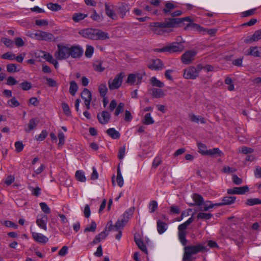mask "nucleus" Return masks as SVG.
Returning a JSON list of instances; mask_svg holds the SVG:
<instances>
[{"label":"nucleus","mask_w":261,"mask_h":261,"mask_svg":"<svg viewBox=\"0 0 261 261\" xmlns=\"http://www.w3.org/2000/svg\"><path fill=\"white\" fill-rule=\"evenodd\" d=\"M79 34L84 38L94 40H104L109 38L108 33L92 28L82 30L79 32Z\"/></svg>","instance_id":"nucleus-1"},{"label":"nucleus","mask_w":261,"mask_h":261,"mask_svg":"<svg viewBox=\"0 0 261 261\" xmlns=\"http://www.w3.org/2000/svg\"><path fill=\"white\" fill-rule=\"evenodd\" d=\"M208 249L202 244L189 245L184 248L182 261H192V255L199 252L207 251Z\"/></svg>","instance_id":"nucleus-2"},{"label":"nucleus","mask_w":261,"mask_h":261,"mask_svg":"<svg viewBox=\"0 0 261 261\" xmlns=\"http://www.w3.org/2000/svg\"><path fill=\"white\" fill-rule=\"evenodd\" d=\"M193 215L194 214H192L191 217H190L187 221L179 225L178 227V238L183 246H186L187 244V240L186 238L187 234L186 229L187 228V227L194 221Z\"/></svg>","instance_id":"nucleus-3"},{"label":"nucleus","mask_w":261,"mask_h":261,"mask_svg":"<svg viewBox=\"0 0 261 261\" xmlns=\"http://www.w3.org/2000/svg\"><path fill=\"white\" fill-rule=\"evenodd\" d=\"M69 45L58 44L57 50L55 53V57L58 60H63L69 58Z\"/></svg>","instance_id":"nucleus-4"},{"label":"nucleus","mask_w":261,"mask_h":261,"mask_svg":"<svg viewBox=\"0 0 261 261\" xmlns=\"http://www.w3.org/2000/svg\"><path fill=\"white\" fill-rule=\"evenodd\" d=\"M170 18L166 19L163 22H153L150 24V27H152V31L154 34L157 35H163L167 32L165 28H174V27H169L166 25L169 23Z\"/></svg>","instance_id":"nucleus-5"},{"label":"nucleus","mask_w":261,"mask_h":261,"mask_svg":"<svg viewBox=\"0 0 261 261\" xmlns=\"http://www.w3.org/2000/svg\"><path fill=\"white\" fill-rule=\"evenodd\" d=\"M28 36L32 38H34L38 40H43L45 41H55V37L51 33L38 31L35 33H31Z\"/></svg>","instance_id":"nucleus-6"},{"label":"nucleus","mask_w":261,"mask_h":261,"mask_svg":"<svg viewBox=\"0 0 261 261\" xmlns=\"http://www.w3.org/2000/svg\"><path fill=\"white\" fill-rule=\"evenodd\" d=\"M124 76V73L120 72L117 74L114 79H110L108 81V86L110 90L118 89L122 84Z\"/></svg>","instance_id":"nucleus-7"},{"label":"nucleus","mask_w":261,"mask_h":261,"mask_svg":"<svg viewBox=\"0 0 261 261\" xmlns=\"http://www.w3.org/2000/svg\"><path fill=\"white\" fill-rule=\"evenodd\" d=\"M143 76L141 73H130L128 74L126 83L130 85H140Z\"/></svg>","instance_id":"nucleus-8"},{"label":"nucleus","mask_w":261,"mask_h":261,"mask_svg":"<svg viewBox=\"0 0 261 261\" xmlns=\"http://www.w3.org/2000/svg\"><path fill=\"white\" fill-rule=\"evenodd\" d=\"M198 75V71L196 70V67L194 66H190L184 70L183 76L186 79L194 80Z\"/></svg>","instance_id":"nucleus-9"},{"label":"nucleus","mask_w":261,"mask_h":261,"mask_svg":"<svg viewBox=\"0 0 261 261\" xmlns=\"http://www.w3.org/2000/svg\"><path fill=\"white\" fill-rule=\"evenodd\" d=\"M196 52L194 50L186 51L181 57V60L184 64H190L194 60Z\"/></svg>","instance_id":"nucleus-10"},{"label":"nucleus","mask_w":261,"mask_h":261,"mask_svg":"<svg viewBox=\"0 0 261 261\" xmlns=\"http://www.w3.org/2000/svg\"><path fill=\"white\" fill-rule=\"evenodd\" d=\"M69 57L73 58H80L83 53V50L80 45L69 46Z\"/></svg>","instance_id":"nucleus-11"},{"label":"nucleus","mask_w":261,"mask_h":261,"mask_svg":"<svg viewBox=\"0 0 261 261\" xmlns=\"http://www.w3.org/2000/svg\"><path fill=\"white\" fill-rule=\"evenodd\" d=\"M167 51L170 53L181 52L184 49V46L181 43L174 42L167 45Z\"/></svg>","instance_id":"nucleus-12"},{"label":"nucleus","mask_w":261,"mask_h":261,"mask_svg":"<svg viewBox=\"0 0 261 261\" xmlns=\"http://www.w3.org/2000/svg\"><path fill=\"white\" fill-rule=\"evenodd\" d=\"M151 70H161L163 69V62L159 59H152L147 65Z\"/></svg>","instance_id":"nucleus-13"},{"label":"nucleus","mask_w":261,"mask_h":261,"mask_svg":"<svg viewBox=\"0 0 261 261\" xmlns=\"http://www.w3.org/2000/svg\"><path fill=\"white\" fill-rule=\"evenodd\" d=\"M249 189L248 186H245L243 187H236L232 189H229L227 191L228 194H244L245 193L248 192Z\"/></svg>","instance_id":"nucleus-14"},{"label":"nucleus","mask_w":261,"mask_h":261,"mask_svg":"<svg viewBox=\"0 0 261 261\" xmlns=\"http://www.w3.org/2000/svg\"><path fill=\"white\" fill-rule=\"evenodd\" d=\"M245 55L261 58V47L251 46L245 51Z\"/></svg>","instance_id":"nucleus-15"},{"label":"nucleus","mask_w":261,"mask_h":261,"mask_svg":"<svg viewBox=\"0 0 261 261\" xmlns=\"http://www.w3.org/2000/svg\"><path fill=\"white\" fill-rule=\"evenodd\" d=\"M97 118L100 123L101 124H106L109 122L111 115L108 112L103 111L101 113L97 114Z\"/></svg>","instance_id":"nucleus-16"},{"label":"nucleus","mask_w":261,"mask_h":261,"mask_svg":"<svg viewBox=\"0 0 261 261\" xmlns=\"http://www.w3.org/2000/svg\"><path fill=\"white\" fill-rule=\"evenodd\" d=\"M261 39V29L256 31L251 36H248L244 39L245 43H250Z\"/></svg>","instance_id":"nucleus-17"},{"label":"nucleus","mask_w":261,"mask_h":261,"mask_svg":"<svg viewBox=\"0 0 261 261\" xmlns=\"http://www.w3.org/2000/svg\"><path fill=\"white\" fill-rule=\"evenodd\" d=\"M47 222V216L46 215L41 214L37 216L36 223L41 228L46 230V224Z\"/></svg>","instance_id":"nucleus-18"},{"label":"nucleus","mask_w":261,"mask_h":261,"mask_svg":"<svg viewBox=\"0 0 261 261\" xmlns=\"http://www.w3.org/2000/svg\"><path fill=\"white\" fill-rule=\"evenodd\" d=\"M184 21L191 22L192 20L189 17H186L182 18H170V20L169 22V23H167L166 25L169 27H174V28L177 24H179L183 22Z\"/></svg>","instance_id":"nucleus-19"},{"label":"nucleus","mask_w":261,"mask_h":261,"mask_svg":"<svg viewBox=\"0 0 261 261\" xmlns=\"http://www.w3.org/2000/svg\"><path fill=\"white\" fill-rule=\"evenodd\" d=\"M236 199L235 196H225L222 199V202L216 203L217 206H223L225 205H230L234 203Z\"/></svg>","instance_id":"nucleus-20"},{"label":"nucleus","mask_w":261,"mask_h":261,"mask_svg":"<svg viewBox=\"0 0 261 261\" xmlns=\"http://www.w3.org/2000/svg\"><path fill=\"white\" fill-rule=\"evenodd\" d=\"M192 198L194 203H188L190 206H201L204 202V199L201 195L198 194H194L192 196Z\"/></svg>","instance_id":"nucleus-21"},{"label":"nucleus","mask_w":261,"mask_h":261,"mask_svg":"<svg viewBox=\"0 0 261 261\" xmlns=\"http://www.w3.org/2000/svg\"><path fill=\"white\" fill-rule=\"evenodd\" d=\"M148 92L152 97L155 98L163 97L165 95L163 90L161 89L152 88L148 90Z\"/></svg>","instance_id":"nucleus-22"},{"label":"nucleus","mask_w":261,"mask_h":261,"mask_svg":"<svg viewBox=\"0 0 261 261\" xmlns=\"http://www.w3.org/2000/svg\"><path fill=\"white\" fill-rule=\"evenodd\" d=\"M32 237L35 241L43 244L46 243L48 240L46 237L35 232H32Z\"/></svg>","instance_id":"nucleus-23"},{"label":"nucleus","mask_w":261,"mask_h":261,"mask_svg":"<svg viewBox=\"0 0 261 261\" xmlns=\"http://www.w3.org/2000/svg\"><path fill=\"white\" fill-rule=\"evenodd\" d=\"M134 207H131L129 209L126 211L123 214L122 218L121 219L122 222L124 223V224H126L129 219L132 216L134 212Z\"/></svg>","instance_id":"nucleus-24"},{"label":"nucleus","mask_w":261,"mask_h":261,"mask_svg":"<svg viewBox=\"0 0 261 261\" xmlns=\"http://www.w3.org/2000/svg\"><path fill=\"white\" fill-rule=\"evenodd\" d=\"M105 6L106 13L107 16L112 19H115L116 14L113 11V6L108 3H106Z\"/></svg>","instance_id":"nucleus-25"},{"label":"nucleus","mask_w":261,"mask_h":261,"mask_svg":"<svg viewBox=\"0 0 261 261\" xmlns=\"http://www.w3.org/2000/svg\"><path fill=\"white\" fill-rule=\"evenodd\" d=\"M39 122V121L37 118L31 119L28 123V128H25V132L29 133L33 130L37 126Z\"/></svg>","instance_id":"nucleus-26"},{"label":"nucleus","mask_w":261,"mask_h":261,"mask_svg":"<svg viewBox=\"0 0 261 261\" xmlns=\"http://www.w3.org/2000/svg\"><path fill=\"white\" fill-rule=\"evenodd\" d=\"M189 118L192 122L198 123L200 122L202 124L206 123L205 119L201 116H196L193 114H189Z\"/></svg>","instance_id":"nucleus-27"},{"label":"nucleus","mask_w":261,"mask_h":261,"mask_svg":"<svg viewBox=\"0 0 261 261\" xmlns=\"http://www.w3.org/2000/svg\"><path fill=\"white\" fill-rule=\"evenodd\" d=\"M205 155L210 156H221L223 155L222 152L218 148H214L212 149L207 150Z\"/></svg>","instance_id":"nucleus-28"},{"label":"nucleus","mask_w":261,"mask_h":261,"mask_svg":"<svg viewBox=\"0 0 261 261\" xmlns=\"http://www.w3.org/2000/svg\"><path fill=\"white\" fill-rule=\"evenodd\" d=\"M157 230L160 234L164 232L167 229V223L158 220L156 223Z\"/></svg>","instance_id":"nucleus-29"},{"label":"nucleus","mask_w":261,"mask_h":261,"mask_svg":"<svg viewBox=\"0 0 261 261\" xmlns=\"http://www.w3.org/2000/svg\"><path fill=\"white\" fill-rule=\"evenodd\" d=\"M150 83L153 87H156L160 88L164 87L165 86L163 82L159 81L154 76L150 78Z\"/></svg>","instance_id":"nucleus-30"},{"label":"nucleus","mask_w":261,"mask_h":261,"mask_svg":"<svg viewBox=\"0 0 261 261\" xmlns=\"http://www.w3.org/2000/svg\"><path fill=\"white\" fill-rule=\"evenodd\" d=\"M82 98L86 100H91L92 95L91 92L87 88H84L81 94Z\"/></svg>","instance_id":"nucleus-31"},{"label":"nucleus","mask_w":261,"mask_h":261,"mask_svg":"<svg viewBox=\"0 0 261 261\" xmlns=\"http://www.w3.org/2000/svg\"><path fill=\"white\" fill-rule=\"evenodd\" d=\"M176 8V6L171 2H167L165 4V8L163 10L165 15L170 14L172 10Z\"/></svg>","instance_id":"nucleus-32"},{"label":"nucleus","mask_w":261,"mask_h":261,"mask_svg":"<svg viewBox=\"0 0 261 261\" xmlns=\"http://www.w3.org/2000/svg\"><path fill=\"white\" fill-rule=\"evenodd\" d=\"M107 133L112 138L114 139H118L120 137L119 133L114 128H110L107 129Z\"/></svg>","instance_id":"nucleus-33"},{"label":"nucleus","mask_w":261,"mask_h":261,"mask_svg":"<svg viewBox=\"0 0 261 261\" xmlns=\"http://www.w3.org/2000/svg\"><path fill=\"white\" fill-rule=\"evenodd\" d=\"M216 203L213 204L211 201H206L203 203V207H201L200 210L201 211H207L213 208L215 206H217Z\"/></svg>","instance_id":"nucleus-34"},{"label":"nucleus","mask_w":261,"mask_h":261,"mask_svg":"<svg viewBox=\"0 0 261 261\" xmlns=\"http://www.w3.org/2000/svg\"><path fill=\"white\" fill-rule=\"evenodd\" d=\"M245 204L248 206L259 204H261V200L258 198H249L246 200Z\"/></svg>","instance_id":"nucleus-35"},{"label":"nucleus","mask_w":261,"mask_h":261,"mask_svg":"<svg viewBox=\"0 0 261 261\" xmlns=\"http://www.w3.org/2000/svg\"><path fill=\"white\" fill-rule=\"evenodd\" d=\"M90 18H91L94 21L97 22H100L103 19L102 15L98 14L94 9L92 10V14L91 15Z\"/></svg>","instance_id":"nucleus-36"},{"label":"nucleus","mask_w":261,"mask_h":261,"mask_svg":"<svg viewBox=\"0 0 261 261\" xmlns=\"http://www.w3.org/2000/svg\"><path fill=\"white\" fill-rule=\"evenodd\" d=\"M98 91L101 97H104L106 96L108 92V88L105 83H102L99 85Z\"/></svg>","instance_id":"nucleus-37"},{"label":"nucleus","mask_w":261,"mask_h":261,"mask_svg":"<svg viewBox=\"0 0 261 261\" xmlns=\"http://www.w3.org/2000/svg\"><path fill=\"white\" fill-rule=\"evenodd\" d=\"M78 90V86L77 84L74 81H71L70 83L69 92L72 95H75L76 92Z\"/></svg>","instance_id":"nucleus-38"},{"label":"nucleus","mask_w":261,"mask_h":261,"mask_svg":"<svg viewBox=\"0 0 261 261\" xmlns=\"http://www.w3.org/2000/svg\"><path fill=\"white\" fill-rule=\"evenodd\" d=\"M87 14H85L83 13H75L73 14L72 16V19L74 22H79L80 20L84 19L85 18L87 17Z\"/></svg>","instance_id":"nucleus-39"},{"label":"nucleus","mask_w":261,"mask_h":261,"mask_svg":"<svg viewBox=\"0 0 261 261\" xmlns=\"http://www.w3.org/2000/svg\"><path fill=\"white\" fill-rule=\"evenodd\" d=\"M47 8L53 11H58L62 9L61 5L56 4L50 3L47 5Z\"/></svg>","instance_id":"nucleus-40"},{"label":"nucleus","mask_w":261,"mask_h":261,"mask_svg":"<svg viewBox=\"0 0 261 261\" xmlns=\"http://www.w3.org/2000/svg\"><path fill=\"white\" fill-rule=\"evenodd\" d=\"M213 217V215L211 213H205L200 212L197 215L198 219L209 220Z\"/></svg>","instance_id":"nucleus-41"},{"label":"nucleus","mask_w":261,"mask_h":261,"mask_svg":"<svg viewBox=\"0 0 261 261\" xmlns=\"http://www.w3.org/2000/svg\"><path fill=\"white\" fill-rule=\"evenodd\" d=\"M154 121L152 118L151 117L150 113H147L143 120V123L146 125H149L154 123Z\"/></svg>","instance_id":"nucleus-42"},{"label":"nucleus","mask_w":261,"mask_h":261,"mask_svg":"<svg viewBox=\"0 0 261 261\" xmlns=\"http://www.w3.org/2000/svg\"><path fill=\"white\" fill-rule=\"evenodd\" d=\"M75 177L77 180L81 182H85L86 180L84 173L81 170H77L76 171Z\"/></svg>","instance_id":"nucleus-43"},{"label":"nucleus","mask_w":261,"mask_h":261,"mask_svg":"<svg viewBox=\"0 0 261 261\" xmlns=\"http://www.w3.org/2000/svg\"><path fill=\"white\" fill-rule=\"evenodd\" d=\"M18 65L15 64H9L7 65V70L8 72L12 73L19 71V69H17Z\"/></svg>","instance_id":"nucleus-44"},{"label":"nucleus","mask_w":261,"mask_h":261,"mask_svg":"<svg viewBox=\"0 0 261 261\" xmlns=\"http://www.w3.org/2000/svg\"><path fill=\"white\" fill-rule=\"evenodd\" d=\"M197 146L199 149L198 152L201 154L205 155L206 151H207L206 146L202 143H197Z\"/></svg>","instance_id":"nucleus-45"},{"label":"nucleus","mask_w":261,"mask_h":261,"mask_svg":"<svg viewBox=\"0 0 261 261\" xmlns=\"http://www.w3.org/2000/svg\"><path fill=\"white\" fill-rule=\"evenodd\" d=\"M256 10V8H254L243 12L241 13V16L242 17H247L252 16L255 14Z\"/></svg>","instance_id":"nucleus-46"},{"label":"nucleus","mask_w":261,"mask_h":261,"mask_svg":"<svg viewBox=\"0 0 261 261\" xmlns=\"http://www.w3.org/2000/svg\"><path fill=\"white\" fill-rule=\"evenodd\" d=\"M124 103L123 102H120L118 106L116 108V110L114 113V115L116 116H118L120 113H122L124 111Z\"/></svg>","instance_id":"nucleus-47"},{"label":"nucleus","mask_w":261,"mask_h":261,"mask_svg":"<svg viewBox=\"0 0 261 261\" xmlns=\"http://www.w3.org/2000/svg\"><path fill=\"white\" fill-rule=\"evenodd\" d=\"M127 7L125 5H122L119 7V13L121 18H123L126 12L128 11Z\"/></svg>","instance_id":"nucleus-48"},{"label":"nucleus","mask_w":261,"mask_h":261,"mask_svg":"<svg viewBox=\"0 0 261 261\" xmlns=\"http://www.w3.org/2000/svg\"><path fill=\"white\" fill-rule=\"evenodd\" d=\"M94 69L95 70L98 72H102L105 68L102 67L101 62L100 61H96L93 64Z\"/></svg>","instance_id":"nucleus-49"},{"label":"nucleus","mask_w":261,"mask_h":261,"mask_svg":"<svg viewBox=\"0 0 261 261\" xmlns=\"http://www.w3.org/2000/svg\"><path fill=\"white\" fill-rule=\"evenodd\" d=\"M191 27L193 30L198 31L199 33H202L203 31H204V28L201 27L199 24L197 23H192L188 25Z\"/></svg>","instance_id":"nucleus-50"},{"label":"nucleus","mask_w":261,"mask_h":261,"mask_svg":"<svg viewBox=\"0 0 261 261\" xmlns=\"http://www.w3.org/2000/svg\"><path fill=\"white\" fill-rule=\"evenodd\" d=\"M62 108L65 114L68 116H70L71 111L68 104L66 102H63L62 103Z\"/></svg>","instance_id":"nucleus-51"},{"label":"nucleus","mask_w":261,"mask_h":261,"mask_svg":"<svg viewBox=\"0 0 261 261\" xmlns=\"http://www.w3.org/2000/svg\"><path fill=\"white\" fill-rule=\"evenodd\" d=\"M94 52V47L91 45H87L85 51V56L87 58L91 57Z\"/></svg>","instance_id":"nucleus-52"},{"label":"nucleus","mask_w":261,"mask_h":261,"mask_svg":"<svg viewBox=\"0 0 261 261\" xmlns=\"http://www.w3.org/2000/svg\"><path fill=\"white\" fill-rule=\"evenodd\" d=\"M20 88L25 91L29 90L32 88L31 83L28 81H24L19 84Z\"/></svg>","instance_id":"nucleus-53"},{"label":"nucleus","mask_w":261,"mask_h":261,"mask_svg":"<svg viewBox=\"0 0 261 261\" xmlns=\"http://www.w3.org/2000/svg\"><path fill=\"white\" fill-rule=\"evenodd\" d=\"M7 104L11 107H16L19 106V102L16 100L15 97H13L11 99L9 100L7 102Z\"/></svg>","instance_id":"nucleus-54"},{"label":"nucleus","mask_w":261,"mask_h":261,"mask_svg":"<svg viewBox=\"0 0 261 261\" xmlns=\"http://www.w3.org/2000/svg\"><path fill=\"white\" fill-rule=\"evenodd\" d=\"M96 223L94 221H92L90 226H87L84 230V232L90 231L94 232L96 229Z\"/></svg>","instance_id":"nucleus-55"},{"label":"nucleus","mask_w":261,"mask_h":261,"mask_svg":"<svg viewBox=\"0 0 261 261\" xmlns=\"http://www.w3.org/2000/svg\"><path fill=\"white\" fill-rule=\"evenodd\" d=\"M225 83L228 85V90L229 91H232L234 90V85L232 83L231 79L229 77H227L225 80Z\"/></svg>","instance_id":"nucleus-56"},{"label":"nucleus","mask_w":261,"mask_h":261,"mask_svg":"<svg viewBox=\"0 0 261 261\" xmlns=\"http://www.w3.org/2000/svg\"><path fill=\"white\" fill-rule=\"evenodd\" d=\"M149 207L150 210V213H153L158 208V203L155 200H152L150 202L149 204Z\"/></svg>","instance_id":"nucleus-57"},{"label":"nucleus","mask_w":261,"mask_h":261,"mask_svg":"<svg viewBox=\"0 0 261 261\" xmlns=\"http://www.w3.org/2000/svg\"><path fill=\"white\" fill-rule=\"evenodd\" d=\"M2 41L8 47H12L14 44V42L8 38H3L2 39Z\"/></svg>","instance_id":"nucleus-58"},{"label":"nucleus","mask_w":261,"mask_h":261,"mask_svg":"<svg viewBox=\"0 0 261 261\" xmlns=\"http://www.w3.org/2000/svg\"><path fill=\"white\" fill-rule=\"evenodd\" d=\"M40 206L41 208V210L45 214H48L50 213V210L49 207L47 206L46 203L45 202H41L40 203Z\"/></svg>","instance_id":"nucleus-59"},{"label":"nucleus","mask_w":261,"mask_h":261,"mask_svg":"<svg viewBox=\"0 0 261 261\" xmlns=\"http://www.w3.org/2000/svg\"><path fill=\"white\" fill-rule=\"evenodd\" d=\"M2 58L4 59H7L9 60H13L15 58V55L13 53L7 52L6 53L4 54Z\"/></svg>","instance_id":"nucleus-60"},{"label":"nucleus","mask_w":261,"mask_h":261,"mask_svg":"<svg viewBox=\"0 0 261 261\" xmlns=\"http://www.w3.org/2000/svg\"><path fill=\"white\" fill-rule=\"evenodd\" d=\"M126 224L122 222L121 220H118L114 225L115 231H118L122 228Z\"/></svg>","instance_id":"nucleus-61"},{"label":"nucleus","mask_w":261,"mask_h":261,"mask_svg":"<svg viewBox=\"0 0 261 261\" xmlns=\"http://www.w3.org/2000/svg\"><path fill=\"white\" fill-rule=\"evenodd\" d=\"M136 244L137 245L138 247L139 248L140 250H141L143 252H146L147 251V248L145 244L143 243V241L141 239L140 240L136 241Z\"/></svg>","instance_id":"nucleus-62"},{"label":"nucleus","mask_w":261,"mask_h":261,"mask_svg":"<svg viewBox=\"0 0 261 261\" xmlns=\"http://www.w3.org/2000/svg\"><path fill=\"white\" fill-rule=\"evenodd\" d=\"M47 84L49 87H55L58 86V84L54 79L49 77H45Z\"/></svg>","instance_id":"nucleus-63"},{"label":"nucleus","mask_w":261,"mask_h":261,"mask_svg":"<svg viewBox=\"0 0 261 261\" xmlns=\"http://www.w3.org/2000/svg\"><path fill=\"white\" fill-rule=\"evenodd\" d=\"M15 147L16 148V151L17 152H20L23 150L24 145L22 142L17 141L15 143Z\"/></svg>","instance_id":"nucleus-64"}]
</instances>
